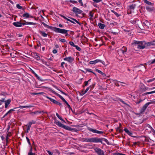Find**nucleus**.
I'll list each match as a JSON object with an SVG mask.
<instances>
[{"label": "nucleus", "instance_id": "6", "mask_svg": "<svg viewBox=\"0 0 155 155\" xmlns=\"http://www.w3.org/2000/svg\"><path fill=\"white\" fill-rule=\"evenodd\" d=\"M68 30L65 29L59 28V33L65 35V36H67L68 35Z\"/></svg>", "mask_w": 155, "mask_h": 155}, {"label": "nucleus", "instance_id": "25", "mask_svg": "<svg viewBox=\"0 0 155 155\" xmlns=\"http://www.w3.org/2000/svg\"><path fill=\"white\" fill-rule=\"evenodd\" d=\"M46 97L48 99H49L50 100L51 102H53V103H54V104H57L58 103V102L57 101H56L55 100L53 99L51 97Z\"/></svg>", "mask_w": 155, "mask_h": 155}, {"label": "nucleus", "instance_id": "15", "mask_svg": "<svg viewBox=\"0 0 155 155\" xmlns=\"http://www.w3.org/2000/svg\"><path fill=\"white\" fill-rule=\"evenodd\" d=\"M23 17L24 18H33V16L30 15L28 13H25L22 15Z\"/></svg>", "mask_w": 155, "mask_h": 155}, {"label": "nucleus", "instance_id": "52", "mask_svg": "<svg viewBox=\"0 0 155 155\" xmlns=\"http://www.w3.org/2000/svg\"><path fill=\"white\" fill-rule=\"evenodd\" d=\"M69 43L70 45H71V46H72L74 47L76 45H74V43L72 41L69 42Z\"/></svg>", "mask_w": 155, "mask_h": 155}, {"label": "nucleus", "instance_id": "50", "mask_svg": "<svg viewBox=\"0 0 155 155\" xmlns=\"http://www.w3.org/2000/svg\"><path fill=\"white\" fill-rule=\"evenodd\" d=\"M74 47L78 51H80L81 50V48L78 46L76 45Z\"/></svg>", "mask_w": 155, "mask_h": 155}, {"label": "nucleus", "instance_id": "9", "mask_svg": "<svg viewBox=\"0 0 155 155\" xmlns=\"http://www.w3.org/2000/svg\"><path fill=\"white\" fill-rule=\"evenodd\" d=\"M35 123V121L34 120H32L28 123L27 126H28L27 133H28L29 130H30L31 125L32 124H34Z\"/></svg>", "mask_w": 155, "mask_h": 155}, {"label": "nucleus", "instance_id": "46", "mask_svg": "<svg viewBox=\"0 0 155 155\" xmlns=\"http://www.w3.org/2000/svg\"><path fill=\"white\" fill-rule=\"evenodd\" d=\"M86 72H93V71H92V70L90 68H86L85 69Z\"/></svg>", "mask_w": 155, "mask_h": 155}, {"label": "nucleus", "instance_id": "22", "mask_svg": "<svg viewBox=\"0 0 155 155\" xmlns=\"http://www.w3.org/2000/svg\"><path fill=\"white\" fill-rule=\"evenodd\" d=\"M143 1L146 4L148 5L153 6V3H152L147 0H143Z\"/></svg>", "mask_w": 155, "mask_h": 155}, {"label": "nucleus", "instance_id": "2", "mask_svg": "<svg viewBox=\"0 0 155 155\" xmlns=\"http://www.w3.org/2000/svg\"><path fill=\"white\" fill-rule=\"evenodd\" d=\"M81 141L86 142L102 143L103 138L101 137H91L90 138H83Z\"/></svg>", "mask_w": 155, "mask_h": 155}, {"label": "nucleus", "instance_id": "49", "mask_svg": "<svg viewBox=\"0 0 155 155\" xmlns=\"http://www.w3.org/2000/svg\"><path fill=\"white\" fill-rule=\"evenodd\" d=\"M69 2L73 4H77L78 3V2L76 1L71 0H70Z\"/></svg>", "mask_w": 155, "mask_h": 155}, {"label": "nucleus", "instance_id": "42", "mask_svg": "<svg viewBox=\"0 0 155 155\" xmlns=\"http://www.w3.org/2000/svg\"><path fill=\"white\" fill-rule=\"evenodd\" d=\"M139 67H141V68L142 70H145L146 69L145 67L143 65V64H141L139 66Z\"/></svg>", "mask_w": 155, "mask_h": 155}, {"label": "nucleus", "instance_id": "12", "mask_svg": "<svg viewBox=\"0 0 155 155\" xmlns=\"http://www.w3.org/2000/svg\"><path fill=\"white\" fill-rule=\"evenodd\" d=\"M155 102V101H151L150 102H148L146 103L142 107V108H143L144 110H146L147 107H148V106L151 104H153Z\"/></svg>", "mask_w": 155, "mask_h": 155}, {"label": "nucleus", "instance_id": "58", "mask_svg": "<svg viewBox=\"0 0 155 155\" xmlns=\"http://www.w3.org/2000/svg\"><path fill=\"white\" fill-rule=\"evenodd\" d=\"M155 80V78H154L152 79H150V80H149L148 81H147V82H151L152 81H154Z\"/></svg>", "mask_w": 155, "mask_h": 155}, {"label": "nucleus", "instance_id": "1", "mask_svg": "<svg viewBox=\"0 0 155 155\" xmlns=\"http://www.w3.org/2000/svg\"><path fill=\"white\" fill-rule=\"evenodd\" d=\"M132 44L134 46H137L138 49H143L145 48H148L147 42L145 41H139L134 40L132 42Z\"/></svg>", "mask_w": 155, "mask_h": 155}, {"label": "nucleus", "instance_id": "30", "mask_svg": "<svg viewBox=\"0 0 155 155\" xmlns=\"http://www.w3.org/2000/svg\"><path fill=\"white\" fill-rule=\"evenodd\" d=\"M149 133H151L153 135H155V130L153 128L151 129V131H149Z\"/></svg>", "mask_w": 155, "mask_h": 155}, {"label": "nucleus", "instance_id": "62", "mask_svg": "<svg viewBox=\"0 0 155 155\" xmlns=\"http://www.w3.org/2000/svg\"><path fill=\"white\" fill-rule=\"evenodd\" d=\"M95 71L97 72H98V73H99L100 74H101L102 72L100 70H99L98 69H96L95 70Z\"/></svg>", "mask_w": 155, "mask_h": 155}, {"label": "nucleus", "instance_id": "35", "mask_svg": "<svg viewBox=\"0 0 155 155\" xmlns=\"http://www.w3.org/2000/svg\"><path fill=\"white\" fill-rule=\"evenodd\" d=\"M59 97H60L62 100V101L64 102V103H65L66 101H67L61 95L59 94Z\"/></svg>", "mask_w": 155, "mask_h": 155}, {"label": "nucleus", "instance_id": "29", "mask_svg": "<svg viewBox=\"0 0 155 155\" xmlns=\"http://www.w3.org/2000/svg\"><path fill=\"white\" fill-rule=\"evenodd\" d=\"M40 34H41L43 37H46L47 36V34L43 31H40Z\"/></svg>", "mask_w": 155, "mask_h": 155}, {"label": "nucleus", "instance_id": "5", "mask_svg": "<svg viewBox=\"0 0 155 155\" xmlns=\"http://www.w3.org/2000/svg\"><path fill=\"white\" fill-rule=\"evenodd\" d=\"M88 130L93 133L97 134H102L104 132L103 131L96 130L95 129H92L90 127L88 128Z\"/></svg>", "mask_w": 155, "mask_h": 155}, {"label": "nucleus", "instance_id": "45", "mask_svg": "<svg viewBox=\"0 0 155 155\" xmlns=\"http://www.w3.org/2000/svg\"><path fill=\"white\" fill-rule=\"evenodd\" d=\"M27 25H35V23L31 22H26Z\"/></svg>", "mask_w": 155, "mask_h": 155}, {"label": "nucleus", "instance_id": "17", "mask_svg": "<svg viewBox=\"0 0 155 155\" xmlns=\"http://www.w3.org/2000/svg\"><path fill=\"white\" fill-rule=\"evenodd\" d=\"M143 25H145L148 28H149L150 25L149 22L147 20H146L143 22Z\"/></svg>", "mask_w": 155, "mask_h": 155}, {"label": "nucleus", "instance_id": "28", "mask_svg": "<svg viewBox=\"0 0 155 155\" xmlns=\"http://www.w3.org/2000/svg\"><path fill=\"white\" fill-rule=\"evenodd\" d=\"M50 29H51L56 32H58V28H55L51 26Z\"/></svg>", "mask_w": 155, "mask_h": 155}, {"label": "nucleus", "instance_id": "64", "mask_svg": "<svg viewBox=\"0 0 155 155\" xmlns=\"http://www.w3.org/2000/svg\"><path fill=\"white\" fill-rule=\"evenodd\" d=\"M88 81H85L84 82V84L85 86H87L88 84Z\"/></svg>", "mask_w": 155, "mask_h": 155}, {"label": "nucleus", "instance_id": "44", "mask_svg": "<svg viewBox=\"0 0 155 155\" xmlns=\"http://www.w3.org/2000/svg\"><path fill=\"white\" fill-rule=\"evenodd\" d=\"M5 99L4 98H2L1 100H0V105H1L4 102Z\"/></svg>", "mask_w": 155, "mask_h": 155}, {"label": "nucleus", "instance_id": "40", "mask_svg": "<svg viewBox=\"0 0 155 155\" xmlns=\"http://www.w3.org/2000/svg\"><path fill=\"white\" fill-rule=\"evenodd\" d=\"M42 24L45 27L48 28H50L51 26H49L48 25H47V24H46L44 22H42Z\"/></svg>", "mask_w": 155, "mask_h": 155}, {"label": "nucleus", "instance_id": "61", "mask_svg": "<svg viewBox=\"0 0 155 155\" xmlns=\"http://www.w3.org/2000/svg\"><path fill=\"white\" fill-rule=\"evenodd\" d=\"M41 113V112L38 111H36L35 112H32V114H38L40 113Z\"/></svg>", "mask_w": 155, "mask_h": 155}, {"label": "nucleus", "instance_id": "48", "mask_svg": "<svg viewBox=\"0 0 155 155\" xmlns=\"http://www.w3.org/2000/svg\"><path fill=\"white\" fill-rule=\"evenodd\" d=\"M120 81H116L114 83L115 85L117 87H119L120 85L119 84V83Z\"/></svg>", "mask_w": 155, "mask_h": 155}, {"label": "nucleus", "instance_id": "57", "mask_svg": "<svg viewBox=\"0 0 155 155\" xmlns=\"http://www.w3.org/2000/svg\"><path fill=\"white\" fill-rule=\"evenodd\" d=\"M65 103L66 104V105H67L68 107V108L70 109L71 108V107L70 105L68 104V102L67 101H66L65 102Z\"/></svg>", "mask_w": 155, "mask_h": 155}, {"label": "nucleus", "instance_id": "55", "mask_svg": "<svg viewBox=\"0 0 155 155\" xmlns=\"http://www.w3.org/2000/svg\"><path fill=\"white\" fill-rule=\"evenodd\" d=\"M59 40L60 41H61L63 43H64L66 42V40L65 39H59Z\"/></svg>", "mask_w": 155, "mask_h": 155}, {"label": "nucleus", "instance_id": "47", "mask_svg": "<svg viewBox=\"0 0 155 155\" xmlns=\"http://www.w3.org/2000/svg\"><path fill=\"white\" fill-rule=\"evenodd\" d=\"M119 82L121 83V84H120L121 86H125L126 85H127V84L126 83H125L122 82Z\"/></svg>", "mask_w": 155, "mask_h": 155}, {"label": "nucleus", "instance_id": "13", "mask_svg": "<svg viewBox=\"0 0 155 155\" xmlns=\"http://www.w3.org/2000/svg\"><path fill=\"white\" fill-rule=\"evenodd\" d=\"M155 102V101H151L150 102H148L146 103L142 107V108H143L144 110H146L147 107H148V106L151 104H153Z\"/></svg>", "mask_w": 155, "mask_h": 155}, {"label": "nucleus", "instance_id": "21", "mask_svg": "<svg viewBox=\"0 0 155 155\" xmlns=\"http://www.w3.org/2000/svg\"><path fill=\"white\" fill-rule=\"evenodd\" d=\"M98 25L99 28L101 29H104V27H105V25L104 24H102L101 23H98Z\"/></svg>", "mask_w": 155, "mask_h": 155}, {"label": "nucleus", "instance_id": "24", "mask_svg": "<svg viewBox=\"0 0 155 155\" xmlns=\"http://www.w3.org/2000/svg\"><path fill=\"white\" fill-rule=\"evenodd\" d=\"M2 2L4 3L7 4L9 2H10L11 3L13 4V2L11 0H2L1 1Z\"/></svg>", "mask_w": 155, "mask_h": 155}, {"label": "nucleus", "instance_id": "33", "mask_svg": "<svg viewBox=\"0 0 155 155\" xmlns=\"http://www.w3.org/2000/svg\"><path fill=\"white\" fill-rule=\"evenodd\" d=\"M136 6L135 4H133L129 6V8L130 9H134Z\"/></svg>", "mask_w": 155, "mask_h": 155}, {"label": "nucleus", "instance_id": "34", "mask_svg": "<svg viewBox=\"0 0 155 155\" xmlns=\"http://www.w3.org/2000/svg\"><path fill=\"white\" fill-rule=\"evenodd\" d=\"M89 15L90 17V18L91 19L93 17L94 13L90 11L89 12Z\"/></svg>", "mask_w": 155, "mask_h": 155}, {"label": "nucleus", "instance_id": "16", "mask_svg": "<svg viewBox=\"0 0 155 155\" xmlns=\"http://www.w3.org/2000/svg\"><path fill=\"white\" fill-rule=\"evenodd\" d=\"M152 128V127L149 124H146L145 126V128L146 130H147L148 132L151 131V129Z\"/></svg>", "mask_w": 155, "mask_h": 155}, {"label": "nucleus", "instance_id": "23", "mask_svg": "<svg viewBox=\"0 0 155 155\" xmlns=\"http://www.w3.org/2000/svg\"><path fill=\"white\" fill-rule=\"evenodd\" d=\"M146 8L147 11L149 12H151L153 10V7L149 6H146Z\"/></svg>", "mask_w": 155, "mask_h": 155}, {"label": "nucleus", "instance_id": "54", "mask_svg": "<svg viewBox=\"0 0 155 155\" xmlns=\"http://www.w3.org/2000/svg\"><path fill=\"white\" fill-rule=\"evenodd\" d=\"M16 7H17L18 8V9H22V6H20L18 4L17 5H16Z\"/></svg>", "mask_w": 155, "mask_h": 155}, {"label": "nucleus", "instance_id": "8", "mask_svg": "<svg viewBox=\"0 0 155 155\" xmlns=\"http://www.w3.org/2000/svg\"><path fill=\"white\" fill-rule=\"evenodd\" d=\"M72 11L76 14H81L82 12V11L79 9L74 7L73 8Z\"/></svg>", "mask_w": 155, "mask_h": 155}, {"label": "nucleus", "instance_id": "7", "mask_svg": "<svg viewBox=\"0 0 155 155\" xmlns=\"http://www.w3.org/2000/svg\"><path fill=\"white\" fill-rule=\"evenodd\" d=\"M64 60L70 63H72L74 61V59L71 56L65 58Z\"/></svg>", "mask_w": 155, "mask_h": 155}, {"label": "nucleus", "instance_id": "32", "mask_svg": "<svg viewBox=\"0 0 155 155\" xmlns=\"http://www.w3.org/2000/svg\"><path fill=\"white\" fill-rule=\"evenodd\" d=\"M60 15L61 17H62L64 19H66L67 20V21H69L70 22H71V21H72V20L70 18V19H68V18H67L65 16H63V15Z\"/></svg>", "mask_w": 155, "mask_h": 155}, {"label": "nucleus", "instance_id": "38", "mask_svg": "<svg viewBox=\"0 0 155 155\" xmlns=\"http://www.w3.org/2000/svg\"><path fill=\"white\" fill-rule=\"evenodd\" d=\"M92 88V87H91V86H90L89 87H87L86 89L84 91V94H85L89 90V89L90 88Z\"/></svg>", "mask_w": 155, "mask_h": 155}, {"label": "nucleus", "instance_id": "53", "mask_svg": "<svg viewBox=\"0 0 155 155\" xmlns=\"http://www.w3.org/2000/svg\"><path fill=\"white\" fill-rule=\"evenodd\" d=\"M78 2L81 5V6H83V4L82 2V0H79Z\"/></svg>", "mask_w": 155, "mask_h": 155}, {"label": "nucleus", "instance_id": "27", "mask_svg": "<svg viewBox=\"0 0 155 155\" xmlns=\"http://www.w3.org/2000/svg\"><path fill=\"white\" fill-rule=\"evenodd\" d=\"M124 131L127 134H128L130 135L131 134H132V133L130 132L129 130L127 128H125L124 129Z\"/></svg>", "mask_w": 155, "mask_h": 155}, {"label": "nucleus", "instance_id": "36", "mask_svg": "<svg viewBox=\"0 0 155 155\" xmlns=\"http://www.w3.org/2000/svg\"><path fill=\"white\" fill-rule=\"evenodd\" d=\"M145 110L143 109L142 107L140 109V114H143L145 111Z\"/></svg>", "mask_w": 155, "mask_h": 155}, {"label": "nucleus", "instance_id": "11", "mask_svg": "<svg viewBox=\"0 0 155 155\" xmlns=\"http://www.w3.org/2000/svg\"><path fill=\"white\" fill-rule=\"evenodd\" d=\"M127 51V48L125 47H123L119 51L120 53H122L123 54H125Z\"/></svg>", "mask_w": 155, "mask_h": 155}, {"label": "nucleus", "instance_id": "19", "mask_svg": "<svg viewBox=\"0 0 155 155\" xmlns=\"http://www.w3.org/2000/svg\"><path fill=\"white\" fill-rule=\"evenodd\" d=\"M11 102V100L10 99L7 100V101H5V108H7L8 105L10 104Z\"/></svg>", "mask_w": 155, "mask_h": 155}, {"label": "nucleus", "instance_id": "31", "mask_svg": "<svg viewBox=\"0 0 155 155\" xmlns=\"http://www.w3.org/2000/svg\"><path fill=\"white\" fill-rule=\"evenodd\" d=\"M33 105H28L27 106H22V108H29V107H33Z\"/></svg>", "mask_w": 155, "mask_h": 155}, {"label": "nucleus", "instance_id": "20", "mask_svg": "<svg viewBox=\"0 0 155 155\" xmlns=\"http://www.w3.org/2000/svg\"><path fill=\"white\" fill-rule=\"evenodd\" d=\"M147 45L148 48L151 45H155V41L150 42H147Z\"/></svg>", "mask_w": 155, "mask_h": 155}, {"label": "nucleus", "instance_id": "59", "mask_svg": "<svg viewBox=\"0 0 155 155\" xmlns=\"http://www.w3.org/2000/svg\"><path fill=\"white\" fill-rule=\"evenodd\" d=\"M26 140H27V142H28V143L29 145H30L31 144V143H30V142L29 139L27 137H26Z\"/></svg>", "mask_w": 155, "mask_h": 155}, {"label": "nucleus", "instance_id": "4", "mask_svg": "<svg viewBox=\"0 0 155 155\" xmlns=\"http://www.w3.org/2000/svg\"><path fill=\"white\" fill-rule=\"evenodd\" d=\"M94 150L98 155H104V152L99 147L95 148Z\"/></svg>", "mask_w": 155, "mask_h": 155}, {"label": "nucleus", "instance_id": "39", "mask_svg": "<svg viewBox=\"0 0 155 155\" xmlns=\"http://www.w3.org/2000/svg\"><path fill=\"white\" fill-rule=\"evenodd\" d=\"M32 149L31 148L28 153V155H35V153L32 152Z\"/></svg>", "mask_w": 155, "mask_h": 155}, {"label": "nucleus", "instance_id": "41", "mask_svg": "<svg viewBox=\"0 0 155 155\" xmlns=\"http://www.w3.org/2000/svg\"><path fill=\"white\" fill-rule=\"evenodd\" d=\"M111 12L113 13L117 17H119L120 15L116 12H115L114 10H112Z\"/></svg>", "mask_w": 155, "mask_h": 155}, {"label": "nucleus", "instance_id": "51", "mask_svg": "<svg viewBox=\"0 0 155 155\" xmlns=\"http://www.w3.org/2000/svg\"><path fill=\"white\" fill-rule=\"evenodd\" d=\"M150 62V64H152L155 63V58L153 60H152L149 61Z\"/></svg>", "mask_w": 155, "mask_h": 155}, {"label": "nucleus", "instance_id": "56", "mask_svg": "<svg viewBox=\"0 0 155 155\" xmlns=\"http://www.w3.org/2000/svg\"><path fill=\"white\" fill-rule=\"evenodd\" d=\"M35 58L37 60H39L40 59L39 56L37 54H36L35 55Z\"/></svg>", "mask_w": 155, "mask_h": 155}, {"label": "nucleus", "instance_id": "37", "mask_svg": "<svg viewBox=\"0 0 155 155\" xmlns=\"http://www.w3.org/2000/svg\"><path fill=\"white\" fill-rule=\"evenodd\" d=\"M144 100L140 99L139 100H138L135 102V103L137 104H140L141 102L143 101Z\"/></svg>", "mask_w": 155, "mask_h": 155}, {"label": "nucleus", "instance_id": "14", "mask_svg": "<svg viewBox=\"0 0 155 155\" xmlns=\"http://www.w3.org/2000/svg\"><path fill=\"white\" fill-rule=\"evenodd\" d=\"M155 102V101H151L150 102H148L146 103L142 107V108H143L144 110H146L147 107H148V106L151 104H153Z\"/></svg>", "mask_w": 155, "mask_h": 155}, {"label": "nucleus", "instance_id": "43", "mask_svg": "<svg viewBox=\"0 0 155 155\" xmlns=\"http://www.w3.org/2000/svg\"><path fill=\"white\" fill-rule=\"evenodd\" d=\"M59 119L61 121V123H66L64 120L61 117L59 116Z\"/></svg>", "mask_w": 155, "mask_h": 155}, {"label": "nucleus", "instance_id": "60", "mask_svg": "<svg viewBox=\"0 0 155 155\" xmlns=\"http://www.w3.org/2000/svg\"><path fill=\"white\" fill-rule=\"evenodd\" d=\"M14 110H15L13 109H10L8 111V113L9 114L12 113V111Z\"/></svg>", "mask_w": 155, "mask_h": 155}, {"label": "nucleus", "instance_id": "3", "mask_svg": "<svg viewBox=\"0 0 155 155\" xmlns=\"http://www.w3.org/2000/svg\"><path fill=\"white\" fill-rule=\"evenodd\" d=\"M63 124V123H62L61 122H60L59 121V127L71 131L73 130V128H72L67 126Z\"/></svg>", "mask_w": 155, "mask_h": 155}, {"label": "nucleus", "instance_id": "18", "mask_svg": "<svg viewBox=\"0 0 155 155\" xmlns=\"http://www.w3.org/2000/svg\"><path fill=\"white\" fill-rule=\"evenodd\" d=\"M13 24L14 25L17 27H21L22 26L21 23L19 22H13Z\"/></svg>", "mask_w": 155, "mask_h": 155}, {"label": "nucleus", "instance_id": "10", "mask_svg": "<svg viewBox=\"0 0 155 155\" xmlns=\"http://www.w3.org/2000/svg\"><path fill=\"white\" fill-rule=\"evenodd\" d=\"M98 62L103 63L104 61L100 59H97L94 61H91L89 62V64H94Z\"/></svg>", "mask_w": 155, "mask_h": 155}, {"label": "nucleus", "instance_id": "63", "mask_svg": "<svg viewBox=\"0 0 155 155\" xmlns=\"http://www.w3.org/2000/svg\"><path fill=\"white\" fill-rule=\"evenodd\" d=\"M120 101L123 104H125V105H127V104L125 103V102H124V101H123L122 100H120Z\"/></svg>", "mask_w": 155, "mask_h": 155}, {"label": "nucleus", "instance_id": "26", "mask_svg": "<svg viewBox=\"0 0 155 155\" xmlns=\"http://www.w3.org/2000/svg\"><path fill=\"white\" fill-rule=\"evenodd\" d=\"M70 18L72 20V21H71V22L72 23L75 24V22L76 23H77L78 24H79V21H78L76 20L71 18Z\"/></svg>", "mask_w": 155, "mask_h": 155}]
</instances>
